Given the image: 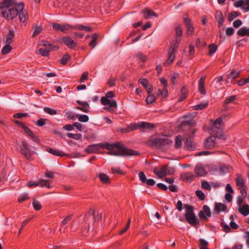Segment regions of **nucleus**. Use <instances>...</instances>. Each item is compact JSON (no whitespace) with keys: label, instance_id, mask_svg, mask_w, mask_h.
<instances>
[{"label":"nucleus","instance_id":"obj_54","mask_svg":"<svg viewBox=\"0 0 249 249\" xmlns=\"http://www.w3.org/2000/svg\"><path fill=\"white\" fill-rule=\"evenodd\" d=\"M208 105V103H201L194 106L195 110H201L204 108Z\"/></svg>","mask_w":249,"mask_h":249},{"label":"nucleus","instance_id":"obj_43","mask_svg":"<svg viewBox=\"0 0 249 249\" xmlns=\"http://www.w3.org/2000/svg\"><path fill=\"white\" fill-rule=\"evenodd\" d=\"M39 185H40L41 187H46L47 188H50V182L49 180L45 179H40L39 181Z\"/></svg>","mask_w":249,"mask_h":249},{"label":"nucleus","instance_id":"obj_33","mask_svg":"<svg viewBox=\"0 0 249 249\" xmlns=\"http://www.w3.org/2000/svg\"><path fill=\"white\" fill-rule=\"evenodd\" d=\"M217 46L214 44H211L209 46V55H212L217 50Z\"/></svg>","mask_w":249,"mask_h":249},{"label":"nucleus","instance_id":"obj_38","mask_svg":"<svg viewBox=\"0 0 249 249\" xmlns=\"http://www.w3.org/2000/svg\"><path fill=\"white\" fill-rule=\"evenodd\" d=\"M182 138L180 136H178L176 138L175 140V147L176 148H179L182 145Z\"/></svg>","mask_w":249,"mask_h":249},{"label":"nucleus","instance_id":"obj_24","mask_svg":"<svg viewBox=\"0 0 249 249\" xmlns=\"http://www.w3.org/2000/svg\"><path fill=\"white\" fill-rule=\"evenodd\" d=\"M73 28L79 30L85 31L87 32H91L93 31V29L92 28L89 26H84L81 24L77 25Z\"/></svg>","mask_w":249,"mask_h":249},{"label":"nucleus","instance_id":"obj_9","mask_svg":"<svg viewBox=\"0 0 249 249\" xmlns=\"http://www.w3.org/2000/svg\"><path fill=\"white\" fill-rule=\"evenodd\" d=\"M20 150L21 153L24 155L25 158L27 159H30L31 157L32 154L33 153L29 149L28 144L25 142H22L20 146Z\"/></svg>","mask_w":249,"mask_h":249},{"label":"nucleus","instance_id":"obj_52","mask_svg":"<svg viewBox=\"0 0 249 249\" xmlns=\"http://www.w3.org/2000/svg\"><path fill=\"white\" fill-rule=\"evenodd\" d=\"M196 196L201 200L205 199V195L201 190H197L196 192Z\"/></svg>","mask_w":249,"mask_h":249},{"label":"nucleus","instance_id":"obj_25","mask_svg":"<svg viewBox=\"0 0 249 249\" xmlns=\"http://www.w3.org/2000/svg\"><path fill=\"white\" fill-rule=\"evenodd\" d=\"M22 128L24 129L25 132L30 136L34 141H37L38 140V139L36 137V136L33 134V133L32 132V131L28 128L27 126L25 125L22 126Z\"/></svg>","mask_w":249,"mask_h":249},{"label":"nucleus","instance_id":"obj_8","mask_svg":"<svg viewBox=\"0 0 249 249\" xmlns=\"http://www.w3.org/2000/svg\"><path fill=\"white\" fill-rule=\"evenodd\" d=\"M184 139L186 148L190 151L194 150L196 149V144L191 138V135L190 134H185Z\"/></svg>","mask_w":249,"mask_h":249},{"label":"nucleus","instance_id":"obj_36","mask_svg":"<svg viewBox=\"0 0 249 249\" xmlns=\"http://www.w3.org/2000/svg\"><path fill=\"white\" fill-rule=\"evenodd\" d=\"M33 29L34 31L32 35L33 37H35L42 31V28L41 27L36 25L34 26Z\"/></svg>","mask_w":249,"mask_h":249},{"label":"nucleus","instance_id":"obj_17","mask_svg":"<svg viewBox=\"0 0 249 249\" xmlns=\"http://www.w3.org/2000/svg\"><path fill=\"white\" fill-rule=\"evenodd\" d=\"M77 103L81 105L82 107H77V108L78 109L81 110L82 111L88 113L89 111V105L88 104V103L86 102H81L80 101H77Z\"/></svg>","mask_w":249,"mask_h":249},{"label":"nucleus","instance_id":"obj_5","mask_svg":"<svg viewBox=\"0 0 249 249\" xmlns=\"http://www.w3.org/2000/svg\"><path fill=\"white\" fill-rule=\"evenodd\" d=\"M1 14L5 19L12 21L18 14V5L14 7L5 8L1 11Z\"/></svg>","mask_w":249,"mask_h":249},{"label":"nucleus","instance_id":"obj_1","mask_svg":"<svg viewBox=\"0 0 249 249\" xmlns=\"http://www.w3.org/2000/svg\"><path fill=\"white\" fill-rule=\"evenodd\" d=\"M103 147L109 150L107 154L109 155L124 157L136 156L139 155L138 152L127 148L119 142L115 143L93 144L89 145L86 149L87 153H97L99 148Z\"/></svg>","mask_w":249,"mask_h":249},{"label":"nucleus","instance_id":"obj_55","mask_svg":"<svg viewBox=\"0 0 249 249\" xmlns=\"http://www.w3.org/2000/svg\"><path fill=\"white\" fill-rule=\"evenodd\" d=\"M175 30L176 36L181 37L182 36V31L180 26H177L175 28Z\"/></svg>","mask_w":249,"mask_h":249},{"label":"nucleus","instance_id":"obj_15","mask_svg":"<svg viewBox=\"0 0 249 249\" xmlns=\"http://www.w3.org/2000/svg\"><path fill=\"white\" fill-rule=\"evenodd\" d=\"M142 13L143 14V17L146 19L151 18L153 16H155L156 17H158V15L157 14L148 8L143 9L142 11Z\"/></svg>","mask_w":249,"mask_h":249},{"label":"nucleus","instance_id":"obj_37","mask_svg":"<svg viewBox=\"0 0 249 249\" xmlns=\"http://www.w3.org/2000/svg\"><path fill=\"white\" fill-rule=\"evenodd\" d=\"M194 175L191 172H187L184 174L183 176V179L188 181H191L193 179Z\"/></svg>","mask_w":249,"mask_h":249},{"label":"nucleus","instance_id":"obj_22","mask_svg":"<svg viewBox=\"0 0 249 249\" xmlns=\"http://www.w3.org/2000/svg\"><path fill=\"white\" fill-rule=\"evenodd\" d=\"M16 5H14L13 4V2L11 0H4L0 5V8L2 10L5 8H10L11 7L15 6Z\"/></svg>","mask_w":249,"mask_h":249},{"label":"nucleus","instance_id":"obj_62","mask_svg":"<svg viewBox=\"0 0 249 249\" xmlns=\"http://www.w3.org/2000/svg\"><path fill=\"white\" fill-rule=\"evenodd\" d=\"M139 81L145 88L148 86V81L146 79H140Z\"/></svg>","mask_w":249,"mask_h":249},{"label":"nucleus","instance_id":"obj_45","mask_svg":"<svg viewBox=\"0 0 249 249\" xmlns=\"http://www.w3.org/2000/svg\"><path fill=\"white\" fill-rule=\"evenodd\" d=\"M239 16V14L238 12L233 11L231 12L228 16V19L229 21H232L236 17Z\"/></svg>","mask_w":249,"mask_h":249},{"label":"nucleus","instance_id":"obj_14","mask_svg":"<svg viewBox=\"0 0 249 249\" xmlns=\"http://www.w3.org/2000/svg\"><path fill=\"white\" fill-rule=\"evenodd\" d=\"M195 172L197 176L199 177L205 176L207 174V170L201 164H197L196 165Z\"/></svg>","mask_w":249,"mask_h":249},{"label":"nucleus","instance_id":"obj_59","mask_svg":"<svg viewBox=\"0 0 249 249\" xmlns=\"http://www.w3.org/2000/svg\"><path fill=\"white\" fill-rule=\"evenodd\" d=\"M117 78L115 77H111L107 82V84L110 86H115Z\"/></svg>","mask_w":249,"mask_h":249},{"label":"nucleus","instance_id":"obj_41","mask_svg":"<svg viewBox=\"0 0 249 249\" xmlns=\"http://www.w3.org/2000/svg\"><path fill=\"white\" fill-rule=\"evenodd\" d=\"M230 166L228 165H222L219 168V172L221 174H225L229 171Z\"/></svg>","mask_w":249,"mask_h":249},{"label":"nucleus","instance_id":"obj_39","mask_svg":"<svg viewBox=\"0 0 249 249\" xmlns=\"http://www.w3.org/2000/svg\"><path fill=\"white\" fill-rule=\"evenodd\" d=\"M67 136L69 138H73L75 140H80L82 137L81 134H72L68 133L67 134Z\"/></svg>","mask_w":249,"mask_h":249},{"label":"nucleus","instance_id":"obj_13","mask_svg":"<svg viewBox=\"0 0 249 249\" xmlns=\"http://www.w3.org/2000/svg\"><path fill=\"white\" fill-rule=\"evenodd\" d=\"M215 18L218 22V27L220 29V33H221V28L223 25L225 20L223 15L221 11H217L215 14Z\"/></svg>","mask_w":249,"mask_h":249},{"label":"nucleus","instance_id":"obj_35","mask_svg":"<svg viewBox=\"0 0 249 249\" xmlns=\"http://www.w3.org/2000/svg\"><path fill=\"white\" fill-rule=\"evenodd\" d=\"M98 35L97 34H94L91 36L92 40L89 42V46H91L92 48H94L96 45L95 41L97 39Z\"/></svg>","mask_w":249,"mask_h":249},{"label":"nucleus","instance_id":"obj_61","mask_svg":"<svg viewBox=\"0 0 249 249\" xmlns=\"http://www.w3.org/2000/svg\"><path fill=\"white\" fill-rule=\"evenodd\" d=\"M236 97V96L235 95H232V96H231L229 97V98H227L225 101V104H228L232 102L235 99Z\"/></svg>","mask_w":249,"mask_h":249},{"label":"nucleus","instance_id":"obj_12","mask_svg":"<svg viewBox=\"0 0 249 249\" xmlns=\"http://www.w3.org/2000/svg\"><path fill=\"white\" fill-rule=\"evenodd\" d=\"M195 124V121L193 119L191 116H185L184 120L182 121L180 124L181 127H183L186 125L192 126L194 125Z\"/></svg>","mask_w":249,"mask_h":249},{"label":"nucleus","instance_id":"obj_27","mask_svg":"<svg viewBox=\"0 0 249 249\" xmlns=\"http://www.w3.org/2000/svg\"><path fill=\"white\" fill-rule=\"evenodd\" d=\"M154 127V125L153 124L147 123L145 122H142L141 123V129H152Z\"/></svg>","mask_w":249,"mask_h":249},{"label":"nucleus","instance_id":"obj_20","mask_svg":"<svg viewBox=\"0 0 249 249\" xmlns=\"http://www.w3.org/2000/svg\"><path fill=\"white\" fill-rule=\"evenodd\" d=\"M227 206L221 203H216L215 204L214 213L218 214L221 211H223L226 210Z\"/></svg>","mask_w":249,"mask_h":249},{"label":"nucleus","instance_id":"obj_57","mask_svg":"<svg viewBox=\"0 0 249 249\" xmlns=\"http://www.w3.org/2000/svg\"><path fill=\"white\" fill-rule=\"evenodd\" d=\"M73 126L75 127L80 131H82L84 129L83 125L79 123L75 122L73 124Z\"/></svg>","mask_w":249,"mask_h":249},{"label":"nucleus","instance_id":"obj_28","mask_svg":"<svg viewBox=\"0 0 249 249\" xmlns=\"http://www.w3.org/2000/svg\"><path fill=\"white\" fill-rule=\"evenodd\" d=\"M237 34L239 36H249V32L248 28L246 27L241 28L237 32Z\"/></svg>","mask_w":249,"mask_h":249},{"label":"nucleus","instance_id":"obj_32","mask_svg":"<svg viewBox=\"0 0 249 249\" xmlns=\"http://www.w3.org/2000/svg\"><path fill=\"white\" fill-rule=\"evenodd\" d=\"M36 53L37 54H41L44 56H47L49 55L48 50H47V48H40L36 51Z\"/></svg>","mask_w":249,"mask_h":249},{"label":"nucleus","instance_id":"obj_26","mask_svg":"<svg viewBox=\"0 0 249 249\" xmlns=\"http://www.w3.org/2000/svg\"><path fill=\"white\" fill-rule=\"evenodd\" d=\"M240 72V71H236L234 69L232 70L231 71L228 76V82H229V80H232L238 77L239 76Z\"/></svg>","mask_w":249,"mask_h":249},{"label":"nucleus","instance_id":"obj_23","mask_svg":"<svg viewBox=\"0 0 249 249\" xmlns=\"http://www.w3.org/2000/svg\"><path fill=\"white\" fill-rule=\"evenodd\" d=\"M46 150L48 152L54 155L57 156H63L66 155V154H65L63 152L60 150H56L55 149H53L51 148L48 147L46 149Z\"/></svg>","mask_w":249,"mask_h":249},{"label":"nucleus","instance_id":"obj_50","mask_svg":"<svg viewBox=\"0 0 249 249\" xmlns=\"http://www.w3.org/2000/svg\"><path fill=\"white\" fill-rule=\"evenodd\" d=\"M236 183L237 186L239 188L244 187V180L241 178H237L236 179Z\"/></svg>","mask_w":249,"mask_h":249},{"label":"nucleus","instance_id":"obj_16","mask_svg":"<svg viewBox=\"0 0 249 249\" xmlns=\"http://www.w3.org/2000/svg\"><path fill=\"white\" fill-rule=\"evenodd\" d=\"M62 41L70 48L73 49L76 45V43L69 36H64L62 38Z\"/></svg>","mask_w":249,"mask_h":249},{"label":"nucleus","instance_id":"obj_10","mask_svg":"<svg viewBox=\"0 0 249 249\" xmlns=\"http://www.w3.org/2000/svg\"><path fill=\"white\" fill-rule=\"evenodd\" d=\"M198 216L201 219L207 220V216L210 217L211 216L209 207L207 205H204L203 207V210L199 212Z\"/></svg>","mask_w":249,"mask_h":249},{"label":"nucleus","instance_id":"obj_6","mask_svg":"<svg viewBox=\"0 0 249 249\" xmlns=\"http://www.w3.org/2000/svg\"><path fill=\"white\" fill-rule=\"evenodd\" d=\"M154 173L160 178H162L167 175H171L173 173L172 169L167 165H164L160 168L155 167L154 169Z\"/></svg>","mask_w":249,"mask_h":249},{"label":"nucleus","instance_id":"obj_30","mask_svg":"<svg viewBox=\"0 0 249 249\" xmlns=\"http://www.w3.org/2000/svg\"><path fill=\"white\" fill-rule=\"evenodd\" d=\"M14 37V33L11 29L9 30V33L6 38V43L7 44H11L12 39Z\"/></svg>","mask_w":249,"mask_h":249},{"label":"nucleus","instance_id":"obj_21","mask_svg":"<svg viewBox=\"0 0 249 249\" xmlns=\"http://www.w3.org/2000/svg\"><path fill=\"white\" fill-rule=\"evenodd\" d=\"M238 211L244 216H247L249 214V205L245 204L238 208Z\"/></svg>","mask_w":249,"mask_h":249},{"label":"nucleus","instance_id":"obj_44","mask_svg":"<svg viewBox=\"0 0 249 249\" xmlns=\"http://www.w3.org/2000/svg\"><path fill=\"white\" fill-rule=\"evenodd\" d=\"M129 131L131 130H135L137 129H141V123H135L131 124L129 126Z\"/></svg>","mask_w":249,"mask_h":249},{"label":"nucleus","instance_id":"obj_63","mask_svg":"<svg viewBox=\"0 0 249 249\" xmlns=\"http://www.w3.org/2000/svg\"><path fill=\"white\" fill-rule=\"evenodd\" d=\"M242 24V22L241 20L240 19H237V20H235L233 22V26L235 27V28H238L239 27V26H240Z\"/></svg>","mask_w":249,"mask_h":249},{"label":"nucleus","instance_id":"obj_47","mask_svg":"<svg viewBox=\"0 0 249 249\" xmlns=\"http://www.w3.org/2000/svg\"><path fill=\"white\" fill-rule=\"evenodd\" d=\"M156 100L155 96L153 94H149L146 99V102L147 104L152 103Z\"/></svg>","mask_w":249,"mask_h":249},{"label":"nucleus","instance_id":"obj_51","mask_svg":"<svg viewBox=\"0 0 249 249\" xmlns=\"http://www.w3.org/2000/svg\"><path fill=\"white\" fill-rule=\"evenodd\" d=\"M73 28L72 26L68 24H64L61 25V31L65 33L66 31Z\"/></svg>","mask_w":249,"mask_h":249},{"label":"nucleus","instance_id":"obj_3","mask_svg":"<svg viewBox=\"0 0 249 249\" xmlns=\"http://www.w3.org/2000/svg\"><path fill=\"white\" fill-rule=\"evenodd\" d=\"M184 208L186 209L185 216L188 222L193 226L198 224L199 221L197 220L196 215L193 212V207L191 206L185 204Z\"/></svg>","mask_w":249,"mask_h":249},{"label":"nucleus","instance_id":"obj_7","mask_svg":"<svg viewBox=\"0 0 249 249\" xmlns=\"http://www.w3.org/2000/svg\"><path fill=\"white\" fill-rule=\"evenodd\" d=\"M18 15L19 20L21 22H25L28 18L27 13L23 10L24 6L22 3L18 4Z\"/></svg>","mask_w":249,"mask_h":249},{"label":"nucleus","instance_id":"obj_34","mask_svg":"<svg viewBox=\"0 0 249 249\" xmlns=\"http://www.w3.org/2000/svg\"><path fill=\"white\" fill-rule=\"evenodd\" d=\"M11 44H6L5 46H4L2 50H1V53L2 54H6L8 53H9L11 49H12V47L10 45Z\"/></svg>","mask_w":249,"mask_h":249},{"label":"nucleus","instance_id":"obj_19","mask_svg":"<svg viewBox=\"0 0 249 249\" xmlns=\"http://www.w3.org/2000/svg\"><path fill=\"white\" fill-rule=\"evenodd\" d=\"M168 54H169V56H168V59H167L166 62L165 63V64H167V65L171 64L173 62V61L175 58V52H174V48H173V47L170 48L169 50Z\"/></svg>","mask_w":249,"mask_h":249},{"label":"nucleus","instance_id":"obj_49","mask_svg":"<svg viewBox=\"0 0 249 249\" xmlns=\"http://www.w3.org/2000/svg\"><path fill=\"white\" fill-rule=\"evenodd\" d=\"M33 206L34 207V209L36 211L39 210L41 208V206L40 204L39 203V202L36 200H34L33 201Z\"/></svg>","mask_w":249,"mask_h":249},{"label":"nucleus","instance_id":"obj_2","mask_svg":"<svg viewBox=\"0 0 249 249\" xmlns=\"http://www.w3.org/2000/svg\"><path fill=\"white\" fill-rule=\"evenodd\" d=\"M223 123L221 118H218L213 123V126L211 129L212 133L213 136L208 138L204 143L205 147L206 148L210 149L213 147L216 142L215 138H218L222 140H225L226 137L222 134V127Z\"/></svg>","mask_w":249,"mask_h":249},{"label":"nucleus","instance_id":"obj_48","mask_svg":"<svg viewBox=\"0 0 249 249\" xmlns=\"http://www.w3.org/2000/svg\"><path fill=\"white\" fill-rule=\"evenodd\" d=\"M201 187L207 190L210 191L211 189V186L209 182L205 180L201 182Z\"/></svg>","mask_w":249,"mask_h":249},{"label":"nucleus","instance_id":"obj_42","mask_svg":"<svg viewBox=\"0 0 249 249\" xmlns=\"http://www.w3.org/2000/svg\"><path fill=\"white\" fill-rule=\"evenodd\" d=\"M43 110L47 113H48L50 115H54L56 114V110L53 108L49 107H45L43 108Z\"/></svg>","mask_w":249,"mask_h":249},{"label":"nucleus","instance_id":"obj_11","mask_svg":"<svg viewBox=\"0 0 249 249\" xmlns=\"http://www.w3.org/2000/svg\"><path fill=\"white\" fill-rule=\"evenodd\" d=\"M101 102L105 106L109 105V107L107 109L110 110V107H117V104L114 100L111 101L106 97H103L101 99Z\"/></svg>","mask_w":249,"mask_h":249},{"label":"nucleus","instance_id":"obj_56","mask_svg":"<svg viewBox=\"0 0 249 249\" xmlns=\"http://www.w3.org/2000/svg\"><path fill=\"white\" fill-rule=\"evenodd\" d=\"M88 75H89V72L88 71L84 72L82 74L81 77L79 80V82L80 83L84 82V81L88 79Z\"/></svg>","mask_w":249,"mask_h":249},{"label":"nucleus","instance_id":"obj_18","mask_svg":"<svg viewBox=\"0 0 249 249\" xmlns=\"http://www.w3.org/2000/svg\"><path fill=\"white\" fill-rule=\"evenodd\" d=\"M205 79V76L201 77L198 82V91L201 94L203 95H205L206 94V91L204 88Z\"/></svg>","mask_w":249,"mask_h":249},{"label":"nucleus","instance_id":"obj_53","mask_svg":"<svg viewBox=\"0 0 249 249\" xmlns=\"http://www.w3.org/2000/svg\"><path fill=\"white\" fill-rule=\"evenodd\" d=\"M139 178L142 183H145L146 181L147 178L143 172L139 173Z\"/></svg>","mask_w":249,"mask_h":249},{"label":"nucleus","instance_id":"obj_60","mask_svg":"<svg viewBox=\"0 0 249 249\" xmlns=\"http://www.w3.org/2000/svg\"><path fill=\"white\" fill-rule=\"evenodd\" d=\"M28 115V113H18L14 115V117L16 118L21 119L23 117H27Z\"/></svg>","mask_w":249,"mask_h":249},{"label":"nucleus","instance_id":"obj_40","mask_svg":"<svg viewBox=\"0 0 249 249\" xmlns=\"http://www.w3.org/2000/svg\"><path fill=\"white\" fill-rule=\"evenodd\" d=\"M76 116L78 118V120L81 122H87L89 120V117L86 115L77 114Z\"/></svg>","mask_w":249,"mask_h":249},{"label":"nucleus","instance_id":"obj_29","mask_svg":"<svg viewBox=\"0 0 249 249\" xmlns=\"http://www.w3.org/2000/svg\"><path fill=\"white\" fill-rule=\"evenodd\" d=\"M244 4H249V0H239L234 3V6L242 8Z\"/></svg>","mask_w":249,"mask_h":249},{"label":"nucleus","instance_id":"obj_31","mask_svg":"<svg viewBox=\"0 0 249 249\" xmlns=\"http://www.w3.org/2000/svg\"><path fill=\"white\" fill-rule=\"evenodd\" d=\"M99 178H100L101 181L105 183H107L109 181V178L108 176H107L106 174L104 173H101L99 175Z\"/></svg>","mask_w":249,"mask_h":249},{"label":"nucleus","instance_id":"obj_46","mask_svg":"<svg viewBox=\"0 0 249 249\" xmlns=\"http://www.w3.org/2000/svg\"><path fill=\"white\" fill-rule=\"evenodd\" d=\"M29 197L28 194L27 193H24L20 195L18 198V201L19 203H21L27 199H28Z\"/></svg>","mask_w":249,"mask_h":249},{"label":"nucleus","instance_id":"obj_64","mask_svg":"<svg viewBox=\"0 0 249 249\" xmlns=\"http://www.w3.org/2000/svg\"><path fill=\"white\" fill-rule=\"evenodd\" d=\"M70 56L67 54H65L63 57H62V59L61 60V64H63V65H65L66 64V62L67 61H68V60L70 58Z\"/></svg>","mask_w":249,"mask_h":249},{"label":"nucleus","instance_id":"obj_4","mask_svg":"<svg viewBox=\"0 0 249 249\" xmlns=\"http://www.w3.org/2000/svg\"><path fill=\"white\" fill-rule=\"evenodd\" d=\"M171 143V141L166 138H157L150 139L147 142V144L150 146H154L156 147H161L163 146L169 145Z\"/></svg>","mask_w":249,"mask_h":249},{"label":"nucleus","instance_id":"obj_58","mask_svg":"<svg viewBox=\"0 0 249 249\" xmlns=\"http://www.w3.org/2000/svg\"><path fill=\"white\" fill-rule=\"evenodd\" d=\"M234 33V30L232 27H228L226 30V34L228 36H232Z\"/></svg>","mask_w":249,"mask_h":249}]
</instances>
